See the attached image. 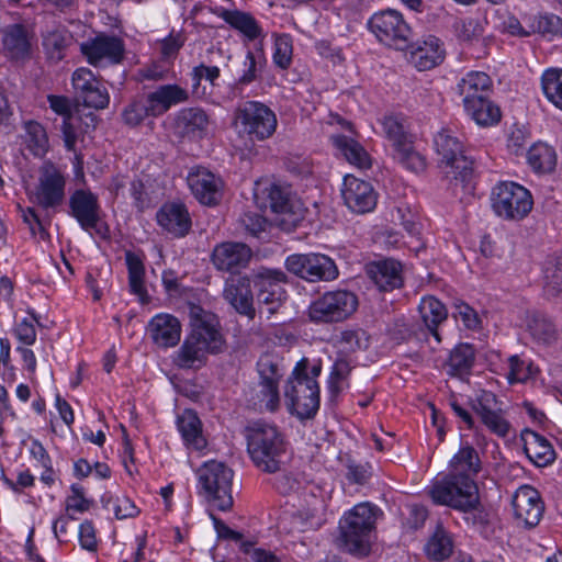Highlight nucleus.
Returning a JSON list of instances; mask_svg holds the SVG:
<instances>
[{"label": "nucleus", "instance_id": "f257e3e1", "mask_svg": "<svg viewBox=\"0 0 562 562\" xmlns=\"http://www.w3.org/2000/svg\"><path fill=\"white\" fill-rule=\"evenodd\" d=\"M191 334L176 353L175 364L181 369H198L206 361L207 353L223 351L225 340L220 331L217 316L196 304L189 306Z\"/></svg>", "mask_w": 562, "mask_h": 562}, {"label": "nucleus", "instance_id": "f03ea898", "mask_svg": "<svg viewBox=\"0 0 562 562\" xmlns=\"http://www.w3.org/2000/svg\"><path fill=\"white\" fill-rule=\"evenodd\" d=\"M321 372L319 360L311 364L307 358H302L288 379L284 390L286 405L289 412L301 420L313 418L319 408L317 378Z\"/></svg>", "mask_w": 562, "mask_h": 562}, {"label": "nucleus", "instance_id": "7ed1b4c3", "mask_svg": "<svg viewBox=\"0 0 562 562\" xmlns=\"http://www.w3.org/2000/svg\"><path fill=\"white\" fill-rule=\"evenodd\" d=\"M247 451L255 467L266 473L282 470L286 457V441L283 432L263 420L246 427Z\"/></svg>", "mask_w": 562, "mask_h": 562}, {"label": "nucleus", "instance_id": "20e7f679", "mask_svg": "<svg viewBox=\"0 0 562 562\" xmlns=\"http://www.w3.org/2000/svg\"><path fill=\"white\" fill-rule=\"evenodd\" d=\"M380 514V508L371 503L355 505L339 521V547L355 555H368L371 533Z\"/></svg>", "mask_w": 562, "mask_h": 562}, {"label": "nucleus", "instance_id": "39448f33", "mask_svg": "<svg viewBox=\"0 0 562 562\" xmlns=\"http://www.w3.org/2000/svg\"><path fill=\"white\" fill-rule=\"evenodd\" d=\"M429 495L435 504L460 512H470L480 504L479 488L474 479L449 473L432 483Z\"/></svg>", "mask_w": 562, "mask_h": 562}, {"label": "nucleus", "instance_id": "423d86ee", "mask_svg": "<svg viewBox=\"0 0 562 562\" xmlns=\"http://www.w3.org/2000/svg\"><path fill=\"white\" fill-rule=\"evenodd\" d=\"M434 146L446 177L467 182L473 171V161L465 156L463 140L457 132L441 128L434 137Z\"/></svg>", "mask_w": 562, "mask_h": 562}, {"label": "nucleus", "instance_id": "0eeeda50", "mask_svg": "<svg viewBox=\"0 0 562 562\" xmlns=\"http://www.w3.org/2000/svg\"><path fill=\"white\" fill-rule=\"evenodd\" d=\"M234 124L251 140L270 138L278 125L276 113L259 101L241 102L234 112Z\"/></svg>", "mask_w": 562, "mask_h": 562}, {"label": "nucleus", "instance_id": "6e6552de", "mask_svg": "<svg viewBox=\"0 0 562 562\" xmlns=\"http://www.w3.org/2000/svg\"><path fill=\"white\" fill-rule=\"evenodd\" d=\"M495 214L506 221H520L532 210L531 193L522 186L504 181L496 184L491 195Z\"/></svg>", "mask_w": 562, "mask_h": 562}, {"label": "nucleus", "instance_id": "1a4fd4ad", "mask_svg": "<svg viewBox=\"0 0 562 562\" xmlns=\"http://www.w3.org/2000/svg\"><path fill=\"white\" fill-rule=\"evenodd\" d=\"M358 307V297L346 290L329 291L308 306V317L316 324L338 323L351 316Z\"/></svg>", "mask_w": 562, "mask_h": 562}, {"label": "nucleus", "instance_id": "9d476101", "mask_svg": "<svg viewBox=\"0 0 562 562\" xmlns=\"http://www.w3.org/2000/svg\"><path fill=\"white\" fill-rule=\"evenodd\" d=\"M199 482L209 501L222 512L233 507L232 483L234 472L225 463L206 462L198 472Z\"/></svg>", "mask_w": 562, "mask_h": 562}, {"label": "nucleus", "instance_id": "9b49d317", "mask_svg": "<svg viewBox=\"0 0 562 562\" xmlns=\"http://www.w3.org/2000/svg\"><path fill=\"white\" fill-rule=\"evenodd\" d=\"M251 277L257 303L266 306L269 314H274L286 300L288 274L281 269L259 267L251 270Z\"/></svg>", "mask_w": 562, "mask_h": 562}, {"label": "nucleus", "instance_id": "f8f14e48", "mask_svg": "<svg viewBox=\"0 0 562 562\" xmlns=\"http://www.w3.org/2000/svg\"><path fill=\"white\" fill-rule=\"evenodd\" d=\"M370 31L376 38L395 49L408 47L413 32L403 15L393 9H387L373 14L368 22Z\"/></svg>", "mask_w": 562, "mask_h": 562}, {"label": "nucleus", "instance_id": "ddd939ff", "mask_svg": "<svg viewBox=\"0 0 562 562\" xmlns=\"http://www.w3.org/2000/svg\"><path fill=\"white\" fill-rule=\"evenodd\" d=\"M285 269L308 282L331 281L338 269L331 258L323 254H293L286 257Z\"/></svg>", "mask_w": 562, "mask_h": 562}, {"label": "nucleus", "instance_id": "4468645a", "mask_svg": "<svg viewBox=\"0 0 562 562\" xmlns=\"http://www.w3.org/2000/svg\"><path fill=\"white\" fill-rule=\"evenodd\" d=\"M259 374V401L269 412H276L280 406L279 382L283 376L282 359L272 352L260 356L257 362Z\"/></svg>", "mask_w": 562, "mask_h": 562}, {"label": "nucleus", "instance_id": "2eb2a0df", "mask_svg": "<svg viewBox=\"0 0 562 562\" xmlns=\"http://www.w3.org/2000/svg\"><path fill=\"white\" fill-rule=\"evenodd\" d=\"M80 49L87 61L94 67L120 64L125 54L123 40L105 34L82 43Z\"/></svg>", "mask_w": 562, "mask_h": 562}, {"label": "nucleus", "instance_id": "dca6fc26", "mask_svg": "<svg viewBox=\"0 0 562 562\" xmlns=\"http://www.w3.org/2000/svg\"><path fill=\"white\" fill-rule=\"evenodd\" d=\"M251 271L232 276L225 281L223 297L239 314L252 321L256 317Z\"/></svg>", "mask_w": 562, "mask_h": 562}, {"label": "nucleus", "instance_id": "f3484780", "mask_svg": "<svg viewBox=\"0 0 562 562\" xmlns=\"http://www.w3.org/2000/svg\"><path fill=\"white\" fill-rule=\"evenodd\" d=\"M472 409L491 432L499 437L508 435L509 422L505 418L504 411L494 393L482 391L472 400Z\"/></svg>", "mask_w": 562, "mask_h": 562}, {"label": "nucleus", "instance_id": "a211bd4d", "mask_svg": "<svg viewBox=\"0 0 562 562\" xmlns=\"http://www.w3.org/2000/svg\"><path fill=\"white\" fill-rule=\"evenodd\" d=\"M66 180L53 165L45 164L40 170L35 199L44 209L56 207L64 201Z\"/></svg>", "mask_w": 562, "mask_h": 562}, {"label": "nucleus", "instance_id": "6ab92c4d", "mask_svg": "<svg viewBox=\"0 0 562 562\" xmlns=\"http://www.w3.org/2000/svg\"><path fill=\"white\" fill-rule=\"evenodd\" d=\"M341 195L348 209L358 214L371 212L378 201L372 184L352 175L345 176Z\"/></svg>", "mask_w": 562, "mask_h": 562}, {"label": "nucleus", "instance_id": "aec40b11", "mask_svg": "<svg viewBox=\"0 0 562 562\" xmlns=\"http://www.w3.org/2000/svg\"><path fill=\"white\" fill-rule=\"evenodd\" d=\"M252 251L244 243L225 241L216 245L211 261L216 270L236 273L248 266Z\"/></svg>", "mask_w": 562, "mask_h": 562}, {"label": "nucleus", "instance_id": "412c9836", "mask_svg": "<svg viewBox=\"0 0 562 562\" xmlns=\"http://www.w3.org/2000/svg\"><path fill=\"white\" fill-rule=\"evenodd\" d=\"M189 188L195 199L209 206L217 205L223 196V181L205 168H196L187 178Z\"/></svg>", "mask_w": 562, "mask_h": 562}, {"label": "nucleus", "instance_id": "4be33fe9", "mask_svg": "<svg viewBox=\"0 0 562 562\" xmlns=\"http://www.w3.org/2000/svg\"><path fill=\"white\" fill-rule=\"evenodd\" d=\"M209 124V115L203 109L184 108L173 116L171 131L178 138L195 140L206 135Z\"/></svg>", "mask_w": 562, "mask_h": 562}, {"label": "nucleus", "instance_id": "5701e85b", "mask_svg": "<svg viewBox=\"0 0 562 562\" xmlns=\"http://www.w3.org/2000/svg\"><path fill=\"white\" fill-rule=\"evenodd\" d=\"M69 214L77 220L83 231L95 229L100 222L98 196L89 190L78 189L69 198Z\"/></svg>", "mask_w": 562, "mask_h": 562}, {"label": "nucleus", "instance_id": "b1692460", "mask_svg": "<svg viewBox=\"0 0 562 562\" xmlns=\"http://www.w3.org/2000/svg\"><path fill=\"white\" fill-rule=\"evenodd\" d=\"M515 517L527 527L537 526L543 514V504L539 493L531 486H521L513 497Z\"/></svg>", "mask_w": 562, "mask_h": 562}, {"label": "nucleus", "instance_id": "393cba45", "mask_svg": "<svg viewBox=\"0 0 562 562\" xmlns=\"http://www.w3.org/2000/svg\"><path fill=\"white\" fill-rule=\"evenodd\" d=\"M147 334L159 348L175 347L181 338V324L173 315L157 314L149 321Z\"/></svg>", "mask_w": 562, "mask_h": 562}, {"label": "nucleus", "instance_id": "a878e982", "mask_svg": "<svg viewBox=\"0 0 562 562\" xmlns=\"http://www.w3.org/2000/svg\"><path fill=\"white\" fill-rule=\"evenodd\" d=\"M31 33L23 24L16 23L3 30V50L5 56L13 61H25L31 58Z\"/></svg>", "mask_w": 562, "mask_h": 562}, {"label": "nucleus", "instance_id": "bb28decb", "mask_svg": "<svg viewBox=\"0 0 562 562\" xmlns=\"http://www.w3.org/2000/svg\"><path fill=\"white\" fill-rule=\"evenodd\" d=\"M158 225L175 237H184L191 229V218L184 204L166 203L156 214Z\"/></svg>", "mask_w": 562, "mask_h": 562}, {"label": "nucleus", "instance_id": "cd10ccee", "mask_svg": "<svg viewBox=\"0 0 562 562\" xmlns=\"http://www.w3.org/2000/svg\"><path fill=\"white\" fill-rule=\"evenodd\" d=\"M367 273L381 291H392L403 285L402 265L394 259L370 263Z\"/></svg>", "mask_w": 562, "mask_h": 562}, {"label": "nucleus", "instance_id": "c85d7f7f", "mask_svg": "<svg viewBox=\"0 0 562 562\" xmlns=\"http://www.w3.org/2000/svg\"><path fill=\"white\" fill-rule=\"evenodd\" d=\"M445 58V50L440 40L436 36H428L409 53V63L418 70H429L439 65Z\"/></svg>", "mask_w": 562, "mask_h": 562}, {"label": "nucleus", "instance_id": "c756f323", "mask_svg": "<svg viewBox=\"0 0 562 562\" xmlns=\"http://www.w3.org/2000/svg\"><path fill=\"white\" fill-rule=\"evenodd\" d=\"M151 114L159 116L166 113L172 105L186 102L189 93L178 85H162L147 95Z\"/></svg>", "mask_w": 562, "mask_h": 562}, {"label": "nucleus", "instance_id": "7c9ffc66", "mask_svg": "<svg viewBox=\"0 0 562 562\" xmlns=\"http://www.w3.org/2000/svg\"><path fill=\"white\" fill-rule=\"evenodd\" d=\"M459 94L462 97V103L488 97L492 91V79L483 71L468 72L457 86Z\"/></svg>", "mask_w": 562, "mask_h": 562}, {"label": "nucleus", "instance_id": "2f4dec72", "mask_svg": "<svg viewBox=\"0 0 562 562\" xmlns=\"http://www.w3.org/2000/svg\"><path fill=\"white\" fill-rule=\"evenodd\" d=\"M330 142L336 150L346 158V160L360 168L368 169L371 167V158L367 150L352 137L334 134L330 136Z\"/></svg>", "mask_w": 562, "mask_h": 562}, {"label": "nucleus", "instance_id": "473e14b6", "mask_svg": "<svg viewBox=\"0 0 562 562\" xmlns=\"http://www.w3.org/2000/svg\"><path fill=\"white\" fill-rule=\"evenodd\" d=\"M177 426L188 447L195 450H202L206 447V440L202 434V423L194 411L186 409L179 415Z\"/></svg>", "mask_w": 562, "mask_h": 562}, {"label": "nucleus", "instance_id": "72a5a7b5", "mask_svg": "<svg viewBox=\"0 0 562 562\" xmlns=\"http://www.w3.org/2000/svg\"><path fill=\"white\" fill-rule=\"evenodd\" d=\"M418 308L426 328L440 342L438 326L448 317L446 306L435 296H425L422 299Z\"/></svg>", "mask_w": 562, "mask_h": 562}, {"label": "nucleus", "instance_id": "f704fd0d", "mask_svg": "<svg viewBox=\"0 0 562 562\" xmlns=\"http://www.w3.org/2000/svg\"><path fill=\"white\" fill-rule=\"evenodd\" d=\"M524 450L530 461L537 467H544L554 461L555 452L551 443L532 430L526 431Z\"/></svg>", "mask_w": 562, "mask_h": 562}, {"label": "nucleus", "instance_id": "c9c22d12", "mask_svg": "<svg viewBox=\"0 0 562 562\" xmlns=\"http://www.w3.org/2000/svg\"><path fill=\"white\" fill-rule=\"evenodd\" d=\"M467 114L481 126H492L501 120L499 108L488 97H482L464 103Z\"/></svg>", "mask_w": 562, "mask_h": 562}, {"label": "nucleus", "instance_id": "e433bc0d", "mask_svg": "<svg viewBox=\"0 0 562 562\" xmlns=\"http://www.w3.org/2000/svg\"><path fill=\"white\" fill-rule=\"evenodd\" d=\"M125 262L128 271V286L131 293L138 296L140 303H148L149 296L144 284L145 267L140 257L133 252H125Z\"/></svg>", "mask_w": 562, "mask_h": 562}, {"label": "nucleus", "instance_id": "4c0bfd02", "mask_svg": "<svg viewBox=\"0 0 562 562\" xmlns=\"http://www.w3.org/2000/svg\"><path fill=\"white\" fill-rule=\"evenodd\" d=\"M450 469V473L474 479L481 471V460L477 451L469 443L462 446L451 459Z\"/></svg>", "mask_w": 562, "mask_h": 562}, {"label": "nucleus", "instance_id": "58836bf2", "mask_svg": "<svg viewBox=\"0 0 562 562\" xmlns=\"http://www.w3.org/2000/svg\"><path fill=\"white\" fill-rule=\"evenodd\" d=\"M527 162L536 173H550L557 166V153L548 144L536 143L527 151Z\"/></svg>", "mask_w": 562, "mask_h": 562}, {"label": "nucleus", "instance_id": "ea45409f", "mask_svg": "<svg viewBox=\"0 0 562 562\" xmlns=\"http://www.w3.org/2000/svg\"><path fill=\"white\" fill-rule=\"evenodd\" d=\"M71 43V35L65 27H54L43 35V47L48 59L57 63L65 57V52Z\"/></svg>", "mask_w": 562, "mask_h": 562}, {"label": "nucleus", "instance_id": "a19ab883", "mask_svg": "<svg viewBox=\"0 0 562 562\" xmlns=\"http://www.w3.org/2000/svg\"><path fill=\"white\" fill-rule=\"evenodd\" d=\"M475 360V352L471 345L459 344L456 346L449 356L448 373L456 376L468 374Z\"/></svg>", "mask_w": 562, "mask_h": 562}, {"label": "nucleus", "instance_id": "79ce46f5", "mask_svg": "<svg viewBox=\"0 0 562 562\" xmlns=\"http://www.w3.org/2000/svg\"><path fill=\"white\" fill-rule=\"evenodd\" d=\"M221 16L227 24L238 30L250 41L259 37L261 33L257 21L249 13L238 10H224Z\"/></svg>", "mask_w": 562, "mask_h": 562}, {"label": "nucleus", "instance_id": "37998d69", "mask_svg": "<svg viewBox=\"0 0 562 562\" xmlns=\"http://www.w3.org/2000/svg\"><path fill=\"white\" fill-rule=\"evenodd\" d=\"M453 542L450 535L438 527L425 546L427 557L434 561H443L452 553Z\"/></svg>", "mask_w": 562, "mask_h": 562}, {"label": "nucleus", "instance_id": "c03bdc74", "mask_svg": "<svg viewBox=\"0 0 562 562\" xmlns=\"http://www.w3.org/2000/svg\"><path fill=\"white\" fill-rule=\"evenodd\" d=\"M541 88L555 108L562 110V68H550L541 76Z\"/></svg>", "mask_w": 562, "mask_h": 562}, {"label": "nucleus", "instance_id": "a18cd8bd", "mask_svg": "<svg viewBox=\"0 0 562 562\" xmlns=\"http://www.w3.org/2000/svg\"><path fill=\"white\" fill-rule=\"evenodd\" d=\"M104 508L112 509L117 519L133 518L139 510L135 504L124 494L106 492L101 497Z\"/></svg>", "mask_w": 562, "mask_h": 562}, {"label": "nucleus", "instance_id": "49530a36", "mask_svg": "<svg viewBox=\"0 0 562 562\" xmlns=\"http://www.w3.org/2000/svg\"><path fill=\"white\" fill-rule=\"evenodd\" d=\"M290 521V531L303 532L307 529L317 528L321 526L322 520L318 516L317 508H306L293 512L291 514H284L282 522Z\"/></svg>", "mask_w": 562, "mask_h": 562}, {"label": "nucleus", "instance_id": "de8ad7c7", "mask_svg": "<svg viewBox=\"0 0 562 562\" xmlns=\"http://www.w3.org/2000/svg\"><path fill=\"white\" fill-rule=\"evenodd\" d=\"M24 128L27 147L35 156H43L48 148V138L45 128L34 121L26 122Z\"/></svg>", "mask_w": 562, "mask_h": 562}, {"label": "nucleus", "instance_id": "09e8293b", "mask_svg": "<svg viewBox=\"0 0 562 562\" xmlns=\"http://www.w3.org/2000/svg\"><path fill=\"white\" fill-rule=\"evenodd\" d=\"M350 372L351 366L345 357L336 359L328 379V391L331 400H335L341 393Z\"/></svg>", "mask_w": 562, "mask_h": 562}, {"label": "nucleus", "instance_id": "8fccbe9b", "mask_svg": "<svg viewBox=\"0 0 562 562\" xmlns=\"http://www.w3.org/2000/svg\"><path fill=\"white\" fill-rule=\"evenodd\" d=\"M414 142L411 140L408 143L403 144L401 147L394 149L395 158L402 164L406 169L420 172L426 168V159L414 148Z\"/></svg>", "mask_w": 562, "mask_h": 562}, {"label": "nucleus", "instance_id": "3c124183", "mask_svg": "<svg viewBox=\"0 0 562 562\" xmlns=\"http://www.w3.org/2000/svg\"><path fill=\"white\" fill-rule=\"evenodd\" d=\"M187 41L183 32H175L172 31L168 36L160 40L158 42L160 58L164 63H168V65H172L173 60L178 56L180 49L184 45Z\"/></svg>", "mask_w": 562, "mask_h": 562}, {"label": "nucleus", "instance_id": "603ef678", "mask_svg": "<svg viewBox=\"0 0 562 562\" xmlns=\"http://www.w3.org/2000/svg\"><path fill=\"white\" fill-rule=\"evenodd\" d=\"M543 291L547 297L562 295V258L547 267L544 271Z\"/></svg>", "mask_w": 562, "mask_h": 562}, {"label": "nucleus", "instance_id": "864d4df0", "mask_svg": "<svg viewBox=\"0 0 562 562\" xmlns=\"http://www.w3.org/2000/svg\"><path fill=\"white\" fill-rule=\"evenodd\" d=\"M148 116L154 115L151 114L150 103L147 98L145 101L132 102L122 112L124 123L130 126H137Z\"/></svg>", "mask_w": 562, "mask_h": 562}, {"label": "nucleus", "instance_id": "5fc2aeb1", "mask_svg": "<svg viewBox=\"0 0 562 562\" xmlns=\"http://www.w3.org/2000/svg\"><path fill=\"white\" fill-rule=\"evenodd\" d=\"M383 130L386 137L392 142L393 148L396 149L403 144L413 140V136L407 134L403 124L395 116H386L383 122Z\"/></svg>", "mask_w": 562, "mask_h": 562}, {"label": "nucleus", "instance_id": "6e6d98bb", "mask_svg": "<svg viewBox=\"0 0 562 562\" xmlns=\"http://www.w3.org/2000/svg\"><path fill=\"white\" fill-rule=\"evenodd\" d=\"M530 29L542 35L562 34V20L555 14H539L532 18Z\"/></svg>", "mask_w": 562, "mask_h": 562}, {"label": "nucleus", "instance_id": "4d7b16f0", "mask_svg": "<svg viewBox=\"0 0 562 562\" xmlns=\"http://www.w3.org/2000/svg\"><path fill=\"white\" fill-rule=\"evenodd\" d=\"M293 45L289 34L277 36L274 42L273 61L281 69H288L292 61Z\"/></svg>", "mask_w": 562, "mask_h": 562}, {"label": "nucleus", "instance_id": "13d9d810", "mask_svg": "<svg viewBox=\"0 0 562 562\" xmlns=\"http://www.w3.org/2000/svg\"><path fill=\"white\" fill-rule=\"evenodd\" d=\"M509 371L507 374L509 383L526 382L532 375V364L515 355L508 359Z\"/></svg>", "mask_w": 562, "mask_h": 562}, {"label": "nucleus", "instance_id": "bf43d9fd", "mask_svg": "<svg viewBox=\"0 0 562 562\" xmlns=\"http://www.w3.org/2000/svg\"><path fill=\"white\" fill-rule=\"evenodd\" d=\"M81 119L76 115H67L63 119L61 133L65 147L68 151H76V144L79 137V122Z\"/></svg>", "mask_w": 562, "mask_h": 562}, {"label": "nucleus", "instance_id": "052dcab7", "mask_svg": "<svg viewBox=\"0 0 562 562\" xmlns=\"http://www.w3.org/2000/svg\"><path fill=\"white\" fill-rule=\"evenodd\" d=\"M271 210L274 213L285 214L292 212V203L289 192L280 186L272 184L268 193Z\"/></svg>", "mask_w": 562, "mask_h": 562}, {"label": "nucleus", "instance_id": "680f3d73", "mask_svg": "<svg viewBox=\"0 0 562 562\" xmlns=\"http://www.w3.org/2000/svg\"><path fill=\"white\" fill-rule=\"evenodd\" d=\"M453 316L459 318L468 329L477 330L481 328L479 314L465 302L459 301L454 303Z\"/></svg>", "mask_w": 562, "mask_h": 562}, {"label": "nucleus", "instance_id": "e2e57ef3", "mask_svg": "<svg viewBox=\"0 0 562 562\" xmlns=\"http://www.w3.org/2000/svg\"><path fill=\"white\" fill-rule=\"evenodd\" d=\"M87 108L101 110L109 105L110 97L105 88L101 87L100 82L93 86L80 97Z\"/></svg>", "mask_w": 562, "mask_h": 562}, {"label": "nucleus", "instance_id": "0e129e2a", "mask_svg": "<svg viewBox=\"0 0 562 562\" xmlns=\"http://www.w3.org/2000/svg\"><path fill=\"white\" fill-rule=\"evenodd\" d=\"M71 495L66 499L67 512L74 510L78 513L88 512L91 507L92 501L85 497V488L79 484L70 486Z\"/></svg>", "mask_w": 562, "mask_h": 562}, {"label": "nucleus", "instance_id": "69168bd1", "mask_svg": "<svg viewBox=\"0 0 562 562\" xmlns=\"http://www.w3.org/2000/svg\"><path fill=\"white\" fill-rule=\"evenodd\" d=\"M72 86L79 97H81L83 93H86L88 90L92 89L93 86H95L99 80L94 76V74L89 68H78L72 74Z\"/></svg>", "mask_w": 562, "mask_h": 562}, {"label": "nucleus", "instance_id": "338daca9", "mask_svg": "<svg viewBox=\"0 0 562 562\" xmlns=\"http://www.w3.org/2000/svg\"><path fill=\"white\" fill-rule=\"evenodd\" d=\"M457 36L462 41H473L482 35V26L477 20L463 19L454 24Z\"/></svg>", "mask_w": 562, "mask_h": 562}, {"label": "nucleus", "instance_id": "774afa93", "mask_svg": "<svg viewBox=\"0 0 562 562\" xmlns=\"http://www.w3.org/2000/svg\"><path fill=\"white\" fill-rule=\"evenodd\" d=\"M239 549L251 562H282L272 551L255 548L251 541H243Z\"/></svg>", "mask_w": 562, "mask_h": 562}]
</instances>
